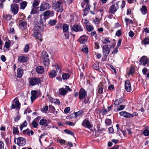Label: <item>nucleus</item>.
Instances as JSON below:
<instances>
[{"mask_svg":"<svg viewBox=\"0 0 149 149\" xmlns=\"http://www.w3.org/2000/svg\"><path fill=\"white\" fill-rule=\"evenodd\" d=\"M87 40V36L84 35L80 37L79 40L81 44H84L86 42Z\"/></svg>","mask_w":149,"mask_h":149,"instance_id":"20","label":"nucleus"},{"mask_svg":"<svg viewBox=\"0 0 149 149\" xmlns=\"http://www.w3.org/2000/svg\"><path fill=\"white\" fill-rule=\"evenodd\" d=\"M29 48V46L28 44H26L24 49V51L25 53L27 52L28 51Z\"/></svg>","mask_w":149,"mask_h":149,"instance_id":"50","label":"nucleus"},{"mask_svg":"<svg viewBox=\"0 0 149 149\" xmlns=\"http://www.w3.org/2000/svg\"><path fill=\"white\" fill-rule=\"evenodd\" d=\"M93 22L96 26H98L100 23V19L97 17L96 18L93 20Z\"/></svg>","mask_w":149,"mask_h":149,"instance_id":"44","label":"nucleus"},{"mask_svg":"<svg viewBox=\"0 0 149 149\" xmlns=\"http://www.w3.org/2000/svg\"><path fill=\"white\" fill-rule=\"evenodd\" d=\"M119 8L118 2L115 3L109 7L108 13L114 14Z\"/></svg>","mask_w":149,"mask_h":149,"instance_id":"10","label":"nucleus"},{"mask_svg":"<svg viewBox=\"0 0 149 149\" xmlns=\"http://www.w3.org/2000/svg\"><path fill=\"white\" fill-rule=\"evenodd\" d=\"M39 2L38 1L34 0L32 4L33 7H37V6L39 5Z\"/></svg>","mask_w":149,"mask_h":149,"instance_id":"47","label":"nucleus"},{"mask_svg":"<svg viewBox=\"0 0 149 149\" xmlns=\"http://www.w3.org/2000/svg\"><path fill=\"white\" fill-rule=\"evenodd\" d=\"M122 34V31L121 29L118 30L116 32V35L118 37L121 36Z\"/></svg>","mask_w":149,"mask_h":149,"instance_id":"49","label":"nucleus"},{"mask_svg":"<svg viewBox=\"0 0 149 149\" xmlns=\"http://www.w3.org/2000/svg\"><path fill=\"white\" fill-rule=\"evenodd\" d=\"M71 29L76 32H81L83 31V29L80 24H78L73 25L71 27Z\"/></svg>","mask_w":149,"mask_h":149,"instance_id":"13","label":"nucleus"},{"mask_svg":"<svg viewBox=\"0 0 149 149\" xmlns=\"http://www.w3.org/2000/svg\"><path fill=\"white\" fill-rule=\"evenodd\" d=\"M87 96V92L83 88H81L79 92V99L82 100Z\"/></svg>","mask_w":149,"mask_h":149,"instance_id":"12","label":"nucleus"},{"mask_svg":"<svg viewBox=\"0 0 149 149\" xmlns=\"http://www.w3.org/2000/svg\"><path fill=\"white\" fill-rule=\"evenodd\" d=\"M64 132L66 134L71 135L72 136H74V133L71 131L67 129L64 130Z\"/></svg>","mask_w":149,"mask_h":149,"instance_id":"48","label":"nucleus"},{"mask_svg":"<svg viewBox=\"0 0 149 149\" xmlns=\"http://www.w3.org/2000/svg\"><path fill=\"white\" fill-rule=\"evenodd\" d=\"M64 33V35L65 37V39H68L69 38L70 35L69 34L68 32H63Z\"/></svg>","mask_w":149,"mask_h":149,"instance_id":"51","label":"nucleus"},{"mask_svg":"<svg viewBox=\"0 0 149 149\" xmlns=\"http://www.w3.org/2000/svg\"><path fill=\"white\" fill-rule=\"evenodd\" d=\"M56 75V72L55 70H53L49 74V77L52 78H54Z\"/></svg>","mask_w":149,"mask_h":149,"instance_id":"30","label":"nucleus"},{"mask_svg":"<svg viewBox=\"0 0 149 149\" xmlns=\"http://www.w3.org/2000/svg\"><path fill=\"white\" fill-rule=\"evenodd\" d=\"M140 62V65L141 64L142 65H145L148 62L147 57L145 56H143L141 58Z\"/></svg>","mask_w":149,"mask_h":149,"instance_id":"17","label":"nucleus"},{"mask_svg":"<svg viewBox=\"0 0 149 149\" xmlns=\"http://www.w3.org/2000/svg\"><path fill=\"white\" fill-rule=\"evenodd\" d=\"M102 113H103V114H105L107 113V112L108 111H107V110L105 109L104 107L103 109L101 111Z\"/></svg>","mask_w":149,"mask_h":149,"instance_id":"61","label":"nucleus"},{"mask_svg":"<svg viewBox=\"0 0 149 149\" xmlns=\"http://www.w3.org/2000/svg\"><path fill=\"white\" fill-rule=\"evenodd\" d=\"M124 99L122 98L116 100L114 102V104L116 106H118L122 103L123 102Z\"/></svg>","mask_w":149,"mask_h":149,"instance_id":"27","label":"nucleus"},{"mask_svg":"<svg viewBox=\"0 0 149 149\" xmlns=\"http://www.w3.org/2000/svg\"><path fill=\"white\" fill-rule=\"evenodd\" d=\"M90 98V96H88L87 97H85V98H84V100L83 102L85 104H89L90 103V102L89 101V100Z\"/></svg>","mask_w":149,"mask_h":149,"instance_id":"36","label":"nucleus"},{"mask_svg":"<svg viewBox=\"0 0 149 149\" xmlns=\"http://www.w3.org/2000/svg\"><path fill=\"white\" fill-rule=\"evenodd\" d=\"M27 3L26 1L22 2L20 4V8L24 10L26 6Z\"/></svg>","mask_w":149,"mask_h":149,"instance_id":"31","label":"nucleus"},{"mask_svg":"<svg viewBox=\"0 0 149 149\" xmlns=\"http://www.w3.org/2000/svg\"><path fill=\"white\" fill-rule=\"evenodd\" d=\"M134 72V68L133 67H132L129 70V72L127 73L128 75L132 74Z\"/></svg>","mask_w":149,"mask_h":149,"instance_id":"45","label":"nucleus"},{"mask_svg":"<svg viewBox=\"0 0 149 149\" xmlns=\"http://www.w3.org/2000/svg\"><path fill=\"white\" fill-rule=\"evenodd\" d=\"M90 5L87 3L86 4V5L85 8V9L84 10V11H88L90 10Z\"/></svg>","mask_w":149,"mask_h":149,"instance_id":"58","label":"nucleus"},{"mask_svg":"<svg viewBox=\"0 0 149 149\" xmlns=\"http://www.w3.org/2000/svg\"><path fill=\"white\" fill-rule=\"evenodd\" d=\"M112 48L111 45H107L103 46L102 47L103 55L104 57L106 59L109 54L110 52V48Z\"/></svg>","mask_w":149,"mask_h":149,"instance_id":"5","label":"nucleus"},{"mask_svg":"<svg viewBox=\"0 0 149 149\" xmlns=\"http://www.w3.org/2000/svg\"><path fill=\"white\" fill-rule=\"evenodd\" d=\"M54 15V11H52L50 10H47L44 12L43 13V15L44 16V17L43 19H42L41 18L42 15H40V20L42 21L45 22L46 19L45 17L48 18L49 17H52Z\"/></svg>","mask_w":149,"mask_h":149,"instance_id":"3","label":"nucleus"},{"mask_svg":"<svg viewBox=\"0 0 149 149\" xmlns=\"http://www.w3.org/2000/svg\"><path fill=\"white\" fill-rule=\"evenodd\" d=\"M27 125V123L26 120H25L23 123L20 126V130L21 131L22 130L23 128L24 127H26Z\"/></svg>","mask_w":149,"mask_h":149,"instance_id":"40","label":"nucleus"},{"mask_svg":"<svg viewBox=\"0 0 149 149\" xmlns=\"http://www.w3.org/2000/svg\"><path fill=\"white\" fill-rule=\"evenodd\" d=\"M125 88L128 92H130L132 90L131 85L130 81L128 80H126L125 83Z\"/></svg>","mask_w":149,"mask_h":149,"instance_id":"16","label":"nucleus"},{"mask_svg":"<svg viewBox=\"0 0 149 149\" xmlns=\"http://www.w3.org/2000/svg\"><path fill=\"white\" fill-rule=\"evenodd\" d=\"M84 113V111L82 110H79L78 111L74 112L70 115L71 118H76L78 116L81 115Z\"/></svg>","mask_w":149,"mask_h":149,"instance_id":"25","label":"nucleus"},{"mask_svg":"<svg viewBox=\"0 0 149 149\" xmlns=\"http://www.w3.org/2000/svg\"><path fill=\"white\" fill-rule=\"evenodd\" d=\"M93 68L95 70H98L99 69V66L98 64L97 63H94L93 65Z\"/></svg>","mask_w":149,"mask_h":149,"instance_id":"56","label":"nucleus"},{"mask_svg":"<svg viewBox=\"0 0 149 149\" xmlns=\"http://www.w3.org/2000/svg\"><path fill=\"white\" fill-rule=\"evenodd\" d=\"M125 107V105H121L119 106L117 108L118 111H121L124 109Z\"/></svg>","mask_w":149,"mask_h":149,"instance_id":"53","label":"nucleus"},{"mask_svg":"<svg viewBox=\"0 0 149 149\" xmlns=\"http://www.w3.org/2000/svg\"><path fill=\"white\" fill-rule=\"evenodd\" d=\"M105 123L106 126H109L112 123L111 119L106 118L105 120Z\"/></svg>","mask_w":149,"mask_h":149,"instance_id":"41","label":"nucleus"},{"mask_svg":"<svg viewBox=\"0 0 149 149\" xmlns=\"http://www.w3.org/2000/svg\"><path fill=\"white\" fill-rule=\"evenodd\" d=\"M19 10L18 5L17 3H13L10 5V11L14 15L17 13Z\"/></svg>","mask_w":149,"mask_h":149,"instance_id":"11","label":"nucleus"},{"mask_svg":"<svg viewBox=\"0 0 149 149\" xmlns=\"http://www.w3.org/2000/svg\"><path fill=\"white\" fill-rule=\"evenodd\" d=\"M23 74V70L22 68H19L17 70V78H21Z\"/></svg>","mask_w":149,"mask_h":149,"instance_id":"21","label":"nucleus"},{"mask_svg":"<svg viewBox=\"0 0 149 149\" xmlns=\"http://www.w3.org/2000/svg\"><path fill=\"white\" fill-rule=\"evenodd\" d=\"M39 117H37L35 118L32 122L31 124L33 127L36 128L38 126Z\"/></svg>","mask_w":149,"mask_h":149,"instance_id":"23","label":"nucleus"},{"mask_svg":"<svg viewBox=\"0 0 149 149\" xmlns=\"http://www.w3.org/2000/svg\"><path fill=\"white\" fill-rule=\"evenodd\" d=\"M41 80L40 78H31L29 79V84L30 86H34L40 84Z\"/></svg>","mask_w":149,"mask_h":149,"instance_id":"7","label":"nucleus"},{"mask_svg":"<svg viewBox=\"0 0 149 149\" xmlns=\"http://www.w3.org/2000/svg\"><path fill=\"white\" fill-rule=\"evenodd\" d=\"M120 116H123L125 118H131L130 114L125 111H122L119 113Z\"/></svg>","mask_w":149,"mask_h":149,"instance_id":"22","label":"nucleus"},{"mask_svg":"<svg viewBox=\"0 0 149 149\" xmlns=\"http://www.w3.org/2000/svg\"><path fill=\"white\" fill-rule=\"evenodd\" d=\"M65 88H62L59 89L58 94L61 95L65 96L68 93V91H71L72 90L68 86H65Z\"/></svg>","mask_w":149,"mask_h":149,"instance_id":"6","label":"nucleus"},{"mask_svg":"<svg viewBox=\"0 0 149 149\" xmlns=\"http://www.w3.org/2000/svg\"><path fill=\"white\" fill-rule=\"evenodd\" d=\"M86 28L87 31L88 32L91 31L93 29V27L92 26L88 25L86 26Z\"/></svg>","mask_w":149,"mask_h":149,"instance_id":"43","label":"nucleus"},{"mask_svg":"<svg viewBox=\"0 0 149 149\" xmlns=\"http://www.w3.org/2000/svg\"><path fill=\"white\" fill-rule=\"evenodd\" d=\"M51 6V5L48 3L42 2L39 6L40 12L44 11L47 10L49 9Z\"/></svg>","mask_w":149,"mask_h":149,"instance_id":"8","label":"nucleus"},{"mask_svg":"<svg viewBox=\"0 0 149 149\" xmlns=\"http://www.w3.org/2000/svg\"><path fill=\"white\" fill-rule=\"evenodd\" d=\"M142 44L144 45H148L149 44V39L146 38L142 42Z\"/></svg>","mask_w":149,"mask_h":149,"instance_id":"42","label":"nucleus"},{"mask_svg":"<svg viewBox=\"0 0 149 149\" xmlns=\"http://www.w3.org/2000/svg\"><path fill=\"white\" fill-rule=\"evenodd\" d=\"M110 42V38L109 37H106L104 38V40L103 43L104 44H107Z\"/></svg>","mask_w":149,"mask_h":149,"instance_id":"46","label":"nucleus"},{"mask_svg":"<svg viewBox=\"0 0 149 149\" xmlns=\"http://www.w3.org/2000/svg\"><path fill=\"white\" fill-rule=\"evenodd\" d=\"M81 125L84 127L89 129L92 128L93 126L92 123L89 121L88 118L85 119L83 121Z\"/></svg>","mask_w":149,"mask_h":149,"instance_id":"9","label":"nucleus"},{"mask_svg":"<svg viewBox=\"0 0 149 149\" xmlns=\"http://www.w3.org/2000/svg\"><path fill=\"white\" fill-rule=\"evenodd\" d=\"M48 109V107L47 106H45L44 107H43L42 109V111L44 112H45L47 111Z\"/></svg>","mask_w":149,"mask_h":149,"instance_id":"59","label":"nucleus"},{"mask_svg":"<svg viewBox=\"0 0 149 149\" xmlns=\"http://www.w3.org/2000/svg\"><path fill=\"white\" fill-rule=\"evenodd\" d=\"M52 6L53 9L57 12L62 13L63 10L62 3L60 0L53 3Z\"/></svg>","mask_w":149,"mask_h":149,"instance_id":"2","label":"nucleus"},{"mask_svg":"<svg viewBox=\"0 0 149 149\" xmlns=\"http://www.w3.org/2000/svg\"><path fill=\"white\" fill-rule=\"evenodd\" d=\"M19 27L22 30H25L27 27L26 22L24 21L22 22L19 24Z\"/></svg>","mask_w":149,"mask_h":149,"instance_id":"29","label":"nucleus"},{"mask_svg":"<svg viewBox=\"0 0 149 149\" xmlns=\"http://www.w3.org/2000/svg\"><path fill=\"white\" fill-rule=\"evenodd\" d=\"M4 145L2 141H0V149H4Z\"/></svg>","mask_w":149,"mask_h":149,"instance_id":"64","label":"nucleus"},{"mask_svg":"<svg viewBox=\"0 0 149 149\" xmlns=\"http://www.w3.org/2000/svg\"><path fill=\"white\" fill-rule=\"evenodd\" d=\"M141 11L143 15L146 14L147 13V8L146 6L144 5L142 6Z\"/></svg>","mask_w":149,"mask_h":149,"instance_id":"33","label":"nucleus"},{"mask_svg":"<svg viewBox=\"0 0 149 149\" xmlns=\"http://www.w3.org/2000/svg\"><path fill=\"white\" fill-rule=\"evenodd\" d=\"M143 134L145 136H149V130L146 129L144 130L143 132Z\"/></svg>","mask_w":149,"mask_h":149,"instance_id":"52","label":"nucleus"},{"mask_svg":"<svg viewBox=\"0 0 149 149\" xmlns=\"http://www.w3.org/2000/svg\"><path fill=\"white\" fill-rule=\"evenodd\" d=\"M10 41L9 40H6L5 42V47L7 49H9L10 45Z\"/></svg>","mask_w":149,"mask_h":149,"instance_id":"37","label":"nucleus"},{"mask_svg":"<svg viewBox=\"0 0 149 149\" xmlns=\"http://www.w3.org/2000/svg\"><path fill=\"white\" fill-rule=\"evenodd\" d=\"M119 47H117V46L114 49L112 52V54H116L118 52V48Z\"/></svg>","mask_w":149,"mask_h":149,"instance_id":"62","label":"nucleus"},{"mask_svg":"<svg viewBox=\"0 0 149 149\" xmlns=\"http://www.w3.org/2000/svg\"><path fill=\"white\" fill-rule=\"evenodd\" d=\"M70 77V74L68 73H64L62 74V78L63 80L67 79Z\"/></svg>","mask_w":149,"mask_h":149,"instance_id":"39","label":"nucleus"},{"mask_svg":"<svg viewBox=\"0 0 149 149\" xmlns=\"http://www.w3.org/2000/svg\"><path fill=\"white\" fill-rule=\"evenodd\" d=\"M39 124L40 125H44L45 127H46L48 126V123L46 119L42 118L40 120Z\"/></svg>","mask_w":149,"mask_h":149,"instance_id":"26","label":"nucleus"},{"mask_svg":"<svg viewBox=\"0 0 149 149\" xmlns=\"http://www.w3.org/2000/svg\"><path fill=\"white\" fill-rule=\"evenodd\" d=\"M70 111V108L69 107H66L64 110L65 113H69Z\"/></svg>","mask_w":149,"mask_h":149,"instance_id":"60","label":"nucleus"},{"mask_svg":"<svg viewBox=\"0 0 149 149\" xmlns=\"http://www.w3.org/2000/svg\"><path fill=\"white\" fill-rule=\"evenodd\" d=\"M103 92V88L101 86H99L98 92L99 94H102Z\"/></svg>","mask_w":149,"mask_h":149,"instance_id":"54","label":"nucleus"},{"mask_svg":"<svg viewBox=\"0 0 149 149\" xmlns=\"http://www.w3.org/2000/svg\"><path fill=\"white\" fill-rule=\"evenodd\" d=\"M66 124L67 125H68L70 126H74V125L75 123H74L72 122H71L69 121H68L66 122Z\"/></svg>","mask_w":149,"mask_h":149,"instance_id":"57","label":"nucleus"},{"mask_svg":"<svg viewBox=\"0 0 149 149\" xmlns=\"http://www.w3.org/2000/svg\"><path fill=\"white\" fill-rule=\"evenodd\" d=\"M41 55L44 65L46 66H48L49 64V60L47 53L43 51L41 53Z\"/></svg>","mask_w":149,"mask_h":149,"instance_id":"4","label":"nucleus"},{"mask_svg":"<svg viewBox=\"0 0 149 149\" xmlns=\"http://www.w3.org/2000/svg\"><path fill=\"white\" fill-rule=\"evenodd\" d=\"M57 22V21L54 19H51L48 22V24L51 26L55 25Z\"/></svg>","mask_w":149,"mask_h":149,"instance_id":"32","label":"nucleus"},{"mask_svg":"<svg viewBox=\"0 0 149 149\" xmlns=\"http://www.w3.org/2000/svg\"><path fill=\"white\" fill-rule=\"evenodd\" d=\"M43 24V23L41 22L40 23H35L34 25V28L33 29L34 36L40 42L42 41V39L41 38V35L39 32V31L42 29L41 25H42Z\"/></svg>","mask_w":149,"mask_h":149,"instance_id":"1","label":"nucleus"},{"mask_svg":"<svg viewBox=\"0 0 149 149\" xmlns=\"http://www.w3.org/2000/svg\"><path fill=\"white\" fill-rule=\"evenodd\" d=\"M40 8L39 6L36 7H33L32 8L31 11L30 12V14L32 15L36 14H39V12H40V9H38Z\"/></svg>","mask_w":149,"mask_h":149,"instance_id":"19","label":"nucleus"},{"mask_svg":"<svg viewBox=\"0 0 149 149\" xmlns=\"http://www.w3.org/2000/svg\"><path fill=\"white\" fill-rule=\"evenodd\" d=\"M81 51L87 54L88 53V48L87 47H83L81 49Z\"/></svg>","mask_w":149,"mask_h":149,"instance_id":"55","label":"nucleus"},{"mask_svg":"<svg viewBox=\"0 0 149 149\" xmlns=\"http://www.w3.org/2000/svg\"><path fill=\"white\" fill-rule=\"evenodd\" d=\"M114 89V85L111 84V85H110L108 87V89L109 90L112 91Z\"/></svg>","mask_w":149,"mask_h":149,"instance_id":"63","label":"nucleus"},{"mask_svg":"<svg viewBox=\"0 0 149 149\" xmlns=\"http://www.w3.org/2000/svg\"><path fill=\"white\" fill-rule=\"evenodd\" d=\"M22 133L24 135H27L28 136H30V135H32L34 134V132L33 130H30L28 128L23 130Z\"/></svg>","mask_w":149,"mask_h":149,"instance_id":"24","label":"nucleus"},{"mask_svg":"<svg viewBox=\"0 0 149 149\" xmlns=\"http://www.w3.org/2000/svg\"><path fill=\"white\" fill-rule=\"evenodd\" d=\"M69 26L67 24H64L63 26V32H68Z\"/></svg>","mask_w":149,"mask_h":149,"instance_id":"34","label":"nucleus"},{"mask_svg":"<svg viewBox=\"0 0 149 149\" xmlns=\"http://www.w3.org/2000/svg\"><path fill=\"white\" fill-rule=\"evenodd\" d=\"M28 59V57L26 56L21 55L18 57V61L21 63L26 62Z\"/></svg>","mask_w":149,"mask_h":149,"instance_id":"15","label":"nucleus"},{"mask_svg":"<svg viewBox=\"0 0 149 149\" xmlns=\"http://www.w3.org/2000/svg\"><path fill=\"white\" fill-rule=\"evenodd\" d=\"M12 18V16L11 15H9L7 14H6L3 16V18L4 20L7 21H8L10 20Z\"/></svg>","mask_w":149,"mask_h":149,"instance_id":"35","label":"nucleus"},{"mask_svg":"<svg viewBox=\"0 0 149 149\" xmlns=\"http://www.w3.org/2000/svg\"><path fill=\"white\" fill-rule=\"evenodd\" d=\"M36 71L38 73L41 74L44 72V68L42 66H38L36 68Z\"/></svg>","mask_w":149,"mask_h":149,"instance_id":"28","label":"nucleus"},{"mask_svg":"<svg viewBox=\"0 0 149 149\" xmlns=\"http://www.w3.org/2000/svg\"><path fill=\"white\" fill-rule=\"evenodd\" d=\"M19 132L18 130L17 127H13V133L14 134H19Z\"/></svg>","mask_w":149,"mask_h":149,"instance_id":"38","label":"nucleus"},{"mask_svg":"<svg viewBox=\"0 0 149 149\" xmlns=\"http://www.w3.org/2000/svg\"><path fill=\"white\" fill-rule=\"evenodd\" d=\"M20 103H19L18 100L16 101L15 102V104L13 103L12 104L11 106L10 107L11 109H15L16 107L19 109L20 108Z\"/></svg>","mask_w":149,"mask_h":149,"instance_id":"18","label":"nucleus"},{"mask_svg":"<svg viewBox=\"0 0 149 149\" xmlns=\"http://www.w3.org/2000/svg\"><path fill=\"white\" fill-rule=\"evenodd\" d=\"M17 144L19 146H23L26 144V141L23 137H18L17 138Z\"/></svg>","mask_w":149,"mask_h":149,"instance_id":"14","label":"nucleus"}]
</instances>
